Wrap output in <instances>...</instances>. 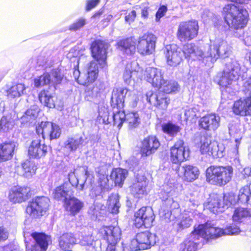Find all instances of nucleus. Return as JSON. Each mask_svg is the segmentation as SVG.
I'll use <instances>...</instances> for the list:
<instances>
[{"instance_id": "a878e982", "label": "nucleus", "mask_w": 251, "mask_h": 251, "mask_svg": "<svg viewBox=\"0 0 251 251\" xmlns=\"http://www.w3.org/2000/svg\"><path fill=\"white\" fill-rule=\"evenodd\" d=\"M163 74L160 69L148 67L144 73L145 79L152 84L154 87H158L161 85Z\"/></svg>"}, {"instance_id": "6ab92c4d", "label": "nucleus", "mask_w": 251, "mask_h": 251, "mask_svg": "<svg viewBox=\"0 0 251 251\" xmlns=\"http://www.w3.org/2000/svg\"><path fill=\"white\" fill-rule=\"evenodd\" d=\"M146 99L151 104L162 110H166L170 102L167 95L161 92L154 94L151 91H149L146 94Z\"/></svg>"}, {"instance_id": "bb28decb", "label": "nucleus", "mask_w": 251, "mask_h": 251, "mask_svg": "<svg viewBox=\"0 0 251 251\" xmlns=\"http://www.w3.org/2000/svg\"><path fill=\"white\" fill-rule=\"evenodd\" d=\"M48 150V147L45 144H41L39 139H35L32 141L28 147V153L30 157L39 158L44 156Z\"/></svg>"}, {"instance_id": "680f3d73", "label": "nucleus", "mask_w": 251, "mask_h": 251, "mask_svg": "<svg viewBox=\"0 0 251 251\" xmlns=\"http://www.w3.org/2000/svg\"><path fill=\"white\" fill-rule=\"evenodd\" d=\"M9 232L3 226H0V242L5 241L8 237Z\"/></svg>"}, {"instance_id": "f704fd0d", "label": "nucleus", "mask_w": 251, "mask_h": 251, "mask_svg": "<svg viewBox=\"0 0 251 251\" xmlns=\"http://www.w3.org/2000/svg\"><path fill=\"white\" fill-rule=\"evenodd\" d=\"M79 170L77 169H74L73 171L70 172L68 175V179L69 181V184L72 187H75L78 190H82L83 189L84 185L86 180L85 175L87 172H85V175H83L82 179H79L77 177Z\"/></svg>"}, {"instance_id": "7ed1b4c3", "label": "nucleus", "mask_w": 251, "mask_h": 251, "mask_svg": "<svg viewBox=\"0 0 251 251\" xmlns=\"http://www.w3.org/2000/svg\"><path fill=\"white\" fill-rule=\"evenodd\" d=\"M242 73L240 64L236 60L232 59L226 64L218 83L223 87L227 88L239 79Z\"/></svg>"}, {"instance_id": "58836bf2", "label": "nucleus", "mask_w": 251, "mask_h": 251, "mask_svg": "<svg viewBox=\"0 0 251 251\" xmlns=\"http://www.w3.org/2000/svg\"><path fill=\"white\" fill-rule=\"evenodd\" d=\"M83 139L81 137H68L64 143V148L69 151H75L82 144Z\"/></svg>"}, {"instance_id": "5701e85b", "label": "nucleus", "mask_w": 251, "mask_h": 251, "mask_svg": "<svg viewBox=\"0 0 251 251\" xmlns=\"http://www.w3.org/2000/svg\"><path fill=\"white\" fill-rule=\"evenodd\" d=\"M147 185V179L145 176L138 174L136 180L130 186L132 194L136 198H141L147 194L146 187Z\"/></svg>"}, {"instance_id": "c85d7f7f", "label": "nucleus", "mask_w": 251, "mask_h": 251, "mask_svg": "<svg viewBox=\"0 0 251 251\" xmlns=\"http://www.w3.org/2000/svg\"><path fill=\"white\" fill-rule=\"evenodd\" d=\"M233 111L235 114L241 116L251 115V96L245 99L235 101Z\"/></svg>"}, {"instance_id": "423d86ee", "label": "nucleus", "mask_w": 251, "mask_h": 251, "mask_svg": "<svg viewBox=\"0 0 251 251\" xmlns=\"http://www.w3.org/2000/svg\"><path fill=\"white\" fill-rule=\"evenodd\" d=\"M155 243V235L146 231L137 233L131 241L130 247L132 250H144L151 248Z\"/></svg>"}, {"instance_id": "a211bd4d", "label": "nucleus", "mask_w": 251, "mask_h": 251, "mask_svg": "<svg viewBox=\"0 0 251 251\" xmlns=\"http://www.w3.org/2000/svg\"><path fill=\"white\" fill-rule=\"evenodd\" d=\"M183 52L186 58L192 60H199L202 61L203 63L208 64V60L207 59L206 52H204L199 47L193 44H186L182 48Z\"/></svg>"}, {"instance_id": "1a4fd4ad", "label": "nucleus", "mask_w": 251, "mask_h": 251, "mask_svg": "<svg viewBox=\"0 0 251 251\" xmlns=\"http://www.w3.org/2000/svg\"><path fill=\"white\" fill-rule=\"evenodd\" d=\"M50 199L45 197H38L31 201L26 207V212L32 218L44 215L49 209Z\"/></svg>"}, {"instance_id": "4d7b16f0", "label": "nucleus", "mask_w": 251, "mask_h": 251, "mask_svg": "<svg viewBox=\"0 0 251 251\" xmlns=\"http://www.w3.org/2000/svg\"><path fill=\"white\" fill-rule=\"evenodd\" d=\"M198 110L196 107L189 108L185 111L184 116L186 121L192 120L197 116Z\"/></svg>"}, {"instance_id": "c9c22d12", "label": "nucleus", "mask_w": 251, "mask_h": 251, "mask_svg": "<svg viewBox=\"0 0 251 251\" xmlns=\"http://www.w3.org/2000/svg\"><path fill=\"white\" fill-rule=\"evenodd\" d=\"M118 49L127 54L134 53L136 50V41L133 38H129L120 41L118 43Z\"/></svg>"}, {"instance_id": "aec40b11", "label": "nucleus", "mask_w": 251, "mask_h": 251, "mask_svg": "<svg viewBox=\"0 0 251 251\" xmlns=\"http://www.w3.org/2000/svg\"><path fill=\"white\" fill-rule=\"evenodd\" d=\"M31 236L34 242L30 246L26 247L27 251H47L50 241L49 236L38 232L32 233Z\"/></svg>"}, {"instance_id": "393cba45", "label": "nucleus", "mask_w": 251, "mask_h": 251, "mask_svg": "<svg viewBox=\"0 0 251 251\" xmlns=\"http://www.w3.org/2000/svg\"><path fill=\"white\" fill-rule=\"evenodd\" d=\"M100 232L108 244H116L121 238V231L118 226H104Z\"/></svg>"}, {"instance_id": "37998d69", "label": "nucleus", "mask_w": 251, "mask_h": 251, "mask_svg": "<svg viewBox=\"0 0 251 251\" xmlns=\"http://www.w3.org/2000/svg\"><path fill=\"white\" fill-rule=\"evenodd\" d=\"M238 199L243 203H246L251 206V183L240 189Z\"/></svg>"}, {"instance_id": "20e7f679", "label": "nucleus", "mask_w": 251, "mask_h": 251, "mask_svg": "<svg viewBox=\"0 0 251 251\" xmlns=\"http://www.w3.org/2000/svg\"><path fill=\"white\" fill-rule=\"evenodd\" d=\"M232 53L231 47L225 41L217 39L211 44L206 52L207 59L209 63H213L219 58H226Z\"/></svg>"}, {"instance_id": "3c124183", "label": "nucleus", "mask_w": 251, "mask_h": 251, "mask_svg": "<svg viewBox=\"0 0 251 251\" xmlns=\"http://www.w3.org/2000/svg\"><path fill=\"white\" fill-rule=\"evenodd\" d=\"M39 99L40 102L50 108L55 106L54 102L52 96L48 92L45 90L42 91L39 94Z\"/></svg>"}, {"instance_id": "ea45409f", "label": "nucleus", "mask_w": 251, "mask_h": 251, "mask_svg": "<svg viewBox=\"0 0 251 251\" xmlns=\"http://www.w3.org/2000/svg\"><path fill=\"white\" fill-rule=\"evenodd\" d=\"M36 170V167L32 162L26 160L22 164L19 172L20 175L29 178L35 174Z\"/></svg>"}, {"instance_id": "79ce46f5", "label": "nucleus", "mask_w": 251, "mask_h": 251, "mask_svg": "<svg viewBox=\"0 0 251 251\" xmlns=\"http://www.w3.org/2000/svg\"><path fill=\"white\" fill-rule=\"evenodd\" d=\"M127 174V171L126 169L116 168L112 172L111 177L114 180L116 185L121 187Z\"/></svg>"}, {"instance_id": "2f4dec72", "label": "nucleus", "mask_w": 251, "mask_h": 251, "mask_svg": "<svg viewBox=\"0 0 251 251\" xmlns=\"http://www.w3.org/2000/svg\"><path fill=\"white\" fill-rule=\"evenodd\" d=\"M17 146L14 142H5L0 145V162L11 159Z\"/></svg>"}, {"instance_id": "72a5a7b5", "label": "nucleus", "mask_w": 251, "mask_h": 251, "mask_svg": "<svg viewBox=\"0 0 251 251\" xmlns=\"http://www.w3.org/2000/svg\"><path fill=\"white\" fill-rule=\"evenodd\" d=\"M237 125H232L229 127V132L231 135H233L235 138L236 143V148L234 149L231 157L234 159L235 161L239 162V155L238 153V147L240 144V140L242 138V133L240 129H237Z\"/></svg>"}, {"instance_id": "a19ab883", "label": "nucleus", "mask_w": 251, "mask_h": 251, "mask_svg": "<svg viewBox=\"0 0 251 251\" xmlns=\"http://www.w3.org/2000/svg\"><path fill=\"white\" fill-rule=\"evenodd\" d=\"M161 85L157 87L160 91L166 94L175 93L178 91V85L177 82L173 81L162 80Z\"/></svg>"}, {"instance_id": "de8ad7c7", "label": "nucleus", "mask_w": 251, "mask_h": 251, "mask_svg": "<svg viewBox=\"0 0 251 251\" xmlns=\"http://www.w3.org/2000/svg\"><path fill=\"white\" fill-rule=\"evenodd\" d=\"M119 197L118 194H112L107 201L108 209L113 214H117L120 207Z\"/></svg>"}, {"instance_id": "e433bc0d", "label": "nucleus", "mask_w": 251, "mask_h": 251, "mask_svg": "<svg viewBox=\"0 0 251 251\" xmlns=\"http://www.w3.org/2000/svg\"><path fill=\"white\" fill-rule=\"evenodd\" d=\"M67 211L73 215L78 213L83 207V203L78 199L72 197L64 203Z\"/></svg>"}, {"instance_id": "338daca9", "label": "nucleus", "mask_w": 251, "mask_h": 251, "mask_svg": "<svg viewBox=\"0 0 251 251\" xmlns=\"http://www.w3.org/2000/svg\"><path fill=\"white\" fill-rule=\"evenodd\" d=\"M106 251H125L123 247L117 246L116 244H108Z\"/></svg>"}, {"instance_id": "e2e57ef3", "label": "nucleus", "mask_w": 251, "mask_h": 251, "mask_svg": "<svg viewBox=\"0 0 251 251\" xmlns=\"http://www.w3.org/2000/svg\"><path fill=\"white\" fill-rule=\"evenodd\" d=\"M38 113V108L35 106H33V107H31L30 109L27 110L25 113V114L27 117H35L37 116Z\"/></svg>"}, {"instance_id": "6e6d98bb", "label": "nucleus", "mask_w": 251, "mask_h": 251, "mask_svg": "<svg viewBox=\"0 0 251 251\" xmlns=\"http://www.w3.org/2000/svg\"><path fill=\"white\" fill-rule=\"evenodd\" d=\"M113 119L114 125L120 128L124 122L126 121V114L124 111H119L113 114Z\"/></svg>"}, {"instance_id": "09e8293b", "label": "nucleus", "mask_w": 251, "mask_h": 251, "mask_svg": "<svg viewBox=\"0 0 251 251\" xmlns=\"http://www.w3.org/2000/svg\"><path fill=\"white\" fill-rule=\"evenodd\" d=\"M25 89V87L23 84L13 85L7 91V96L11 98L20 97L24 94Z\"/></svg>"}, {"instance_id": "ddd939ff", "label": "nucleus", "mask_w": 251, "mask_h": 251, "mask_svg": "<svg viewBox=\"0 0 251 251\" xmlns=\"http://www.w3.org/2000/svg\"><path fill=\"white\" fill-rule=\"evenodd\" d=\"M36 132L38 135H42L43 139L50 140L59 138L61 134V129L55 124L49 122H42L36 127Z\"/></svg>"}, {"instance_id": "774afa93", "label": "nucleus", "mask_w": 251, "mask_h": 251, "mask_svg": "<svg viewBox=\"0 0 251 251\" xmlns=\"http://www.w3.org/2000/svg\"><path fill=\"white\" fill-rule=\"evenodd\" d=\"M165 203L170 209L177 208L178 206L177 202L175 201L172 198H167L165 201Z\"/></svg>"}, {"instance_id": "a18cd8bd", "label": "nucleus", "mask_w": 251, "mask_h": 251, "mask_svg": "<svg viewBox=\"0 0 251 251\" xmlns=\"http://www.w3.org/2000/svg\"><path fill=\"white\" fill-rule=\"evenodd\" d=\"M250 217H251V212L249 210L243 207H238L235 209L232 219L234 222L242 223L245 219Z\"/></svg>"}, {"instance_id": "f257e3e1", "label": "nucleus", "mask_w": 251, "mask_h": 251, "mask_svg": "<svg viewBox=\"0 0 251 251\" xmlns=\"http://www.w3.org/2000/svg\"><path fill=\"white\" fill-rule=\"evenodd\" d=\"M223 15L229 27L234 29L244 28L248 21L247 10L242 6L233 4L225 5L223 8Z\"/></svg>"}, {"instance_id": "dca6fc26", "label": "nucleus", "mask_w": 251, "mask_h": 251, "mask_svg": "<svg viewBox=\"0 0 251 251\" xmlns=\"http://www.w3.org/2000/svg\"><path fill=\"white\" fill-rule=\"evenodd\" d=\"M107 48V45L100 40L94 42L91 45L92 56L99 62L102 68L106 66V50Z\"/></svg>"}, {"instance_id": "49530a36", "label": "nucleus", "mask_w": 251, "mask_h": 251, "mask_svg": "<svg viewBox=\"0 0 251 251\" xmlns=\"http://www.w3.org/2000/svg\"><path fill=\"white\" fill-rule=\"evenodd\" d=\"M77 243L81 246L85 247L86 249L94 248L96 245V241L92 235L82 233L79 235V240L78 241H77Z\"/></svg>"}, {"instance_id": "13d9d810", "label": "nucleus", "mask_w": 251, "mask_h": 251, "mask_svg": "<svg viewBox=\"0 0 251 251\" xmlns=\"http://www.w3.org/2000/svg\"><path fill=\"white\" fill-rule=\"evenodd\" d=\"M192 219L186 215L182 216L180 222L178 224L180 229L189 227L192 224Z\"/></svg>"}, {"instance_id": "c03bdc74", "label": "nucleus", "mask_w": 251, "mask_h": 251, "mask_svg": "<svg viewBox=\"0 0 251 251\" xmlns=\"http://www.w3.org/2000/svg\"><path fill=\"white\" fill-rule=\"evenodd\" d=\"M200 237L198 239V236L192 238V233L189 238L185 240L180 246L181 251H196L197 248L198 242L197 240L200 239Z\"/></svg>"}, {"instance_id": "0e129e2a", "label": "nucleus", "mask_w": 251, "mask_h": 251, "mask_svg": "<svg viewBox=\"0 0 251 251\" xmlns=\"http://www.w3.org/2000/svg\"><path fill=\"white\" fill-rule=\"evenodd\" d=\"M167 7L165 6H161L156 13V20L158 21L162 17L167 11Z\"/></svg>"}, {"instance_id": "603ef678", "label": "nucleus", "mask_w": 251, "mask_h": 251, "mask_svg": "<svg viewBox=\"0 0 251 251\" xmlns=\"http://www.w3.org/2000/svg\"><path fill=\"white\" fill-rule=\"evenodd\" d=\"M126 122L129 128L137 127L140 123V118L138 113L131 112L126 115Z\"/></svg>"}, {"instance_id": "0eeeda50", "label": "nucleus", "mask_w": 251, "mask_h": 251, "mask_svg": "<svg viewBox=\"0 0 251 251\" xmlns=\"http://www.w3.org/2000/svg\"><path fill=\"white\" fill-rule=\"evenodd\" d=\"M125 99L129 103H132L133 106L138 100V97L135 92L128 93L126 89H113L111 96V102L113 105H116L118 108H123L124 106Z\"/></svg>"}, {"instance_id": "4c0bfd02", "label": "nucleus", "mask_w": 251, "mask_h": 251, "mask_svg": "<svg viewBox=\"0 0 251 251\" xmlns=\"http://www.w3.org/2000/svg\"><path fill=\"white\" fill-rule=\"evenodd\" d=\"M222 197L220 195H212L207 203V208L214 213L224 211L222 204Z\"/></svg>"}, {"instance_id": "f8f14e48", "label": "nucleus", "mask_w": 251, "mask_h": 251, "mask_svg": "<svg viewBox=\"0 0 251 251\" xmlns=\"http://www.w3.org/2000/svg\"><path fill=\"white\" fill-rule=\"evenodd\" d=\"M135 225L137 227L144 226L149 228L152 226L154 215L152 209L149 207H143L135 213Z\"/></svg>"}, {"instance_id": "69168bd1", "label": "nucleus", "mask_w": 251, "mask_h": 251, "mask_svg": "<svg viewBox=\"0 0 251 251\" xmlns=\"http://www.w3.org/2000/svg\"><path fill=\"white\" fill-rule=\"evenodd\" d=\"M100 2V0H88L86 3V10L89 11L96 7Z\"/></svg>"}, {"instance_id": "f3484780", "label": "nucleus", "mask_w": 251, "mask_h": 251, "mask_svg": "<svg viewBox=\"0 0 251 251\" xmlns=\"http://www.w3.org/2000/svg\"><path fill=\"white\" fill-rule=\"evenodd\" d=\"M63 77L58 70H52L50 73H45L43 75L35 78L34 85L36 87L46 85L58 84L61 82Z\"/></svg>"}, {"instance_id": "f03ea898", "label": "nucleus", "mask_w": 251, "mask_h": 251, "mask_svg": "<svg viewBox=\"0 0 251 251\" xmlns=\"http://www.w3.org/2000/svg\"><path fill=\"white\" fill-rule=\"evenodd\" d=\"M233 170L231 166H211L206 170V179L210 184L224 186L232 179Z\"/></svg>"}, {"instance_id": "4be33fe9", "label": "nucleus", "mask_w": 251, "mask_h": 251, "mask_svg": "<svg viewBox=\"0 0 251 251\" xmlns=\"http://www.w3.org/2000/svg\"><path fill=\"white\" fill-rule=\"evenodd\" d=\"M29 192L27 187L14 186L9 191L8 199L13 203H22L28 199Z\"/></svg>"}, {"instance_id": "9d476101", "label": "nucleus", "mask_w": 251, "mask_h": 251, "mask_svg": "<svg viewBox=\"0 0 251 251\" xmlns=\"http://www.w3.org/2000/svg\"><path fill=\"white\" fill-rule=\"evenodd\" d=\"M199 29L196 21H188L180 23L177 31V37L181 42H186L195 38Z\"/></svg>"}, {"instance_id": "052dcab7", "label": "nucleus", "mask_w": 251, "mask_h": 251, "mask_svg": "<svg viewBox=\"0 0 251 251\" xmlns=\"http://www.w3.org/2000/svg\"><path fill=\"white\" fill-rule=\"evenodd\" d=\"M86 23V20L84 18H81L70 25L69 29L72 30H76L83 27Z\"/></svg>"}, {"instance_id": "8fccbe9b", "label": "nucleus", "mask_w": 251, "mask_h": 251, "mask_svg": "<svg viewBox=\"0 0 251 251\" xmlns=\"http://www.w3.org/2000/svg\"><path fill=\"white\" fill-rule=\"evenodd\" d=\"M15 123L10 115L3 116L0 120V131L7 132L12 129Z\"/></svg>"}, {"instance_id": "4468645a", "label": "nucleus", "mask_w": 251, "mask_h": 251, "mask_svg": "<svg viewBox=\"0 0 251 251\" xmlns=\"http://www.w3.org/2000/svg\"><path fill=\"white\" fill-rule=\"evenodd\" d=\"M156 37L152 34H145L139 37L137 44L138 51L143 55L152 53L155 50Z\"/></svg>"}, {"instance_id": "bf43d9fd", "label": "nucleus", "mask_w": 251, "mask_h": 251, "mask_svg": "<svg viewBox=\"0 0 251 251\" xmlns=\"http://www.w3.org/2000/svg\"><path fill=\"white\" fill-rule=\"evenodd\" d=\"M224 235H233L238 234L241 232V230L238 226L235 225H232L226 227L225 229H224Z\"/></svg>"}, {"instance_id": "9b49d317", "label": "nucleus", "mask_w": 251, "mask_h": 251, "mask_svg": "<svg viewBox=\"0 0 251 251\" xmlns=\"http://www.w3.org/2000/svg\"><path fill=\"white\" fill-rule=\"evenodd\" d=\"M224 229L212 226L210 224L200 225L195 228L192 232V238L195 236L201 238L202 239L208 240L214 239L224 235Z\"/></svg>"}, {"instance_id": "39448f33", "label": "nucleus", "mask_w": 251, "mask_h": 251, "mask_svg": "<svg viewBox=\"0 0 251 251\" xmlns=\"http://www.w3.org/2000/svg\"><path fill=\"white\" fill-rule=\"evenodd\" d=\"M195 142L201 144L200 151L202 154L212 155L214 157L223 156L222 151L219 150L218 145L216 142H211L210 138L205 135L197 134L195 135Z\"/></svg>"}, {"instance_id": "2eb2a0df", "label": "nucleus", "mask_w": 251, "mask_h": 251, "mask_svg": "<svg viewBox=\"0 0 251 251\" xmlns=\"http://www.w3.org/2000/svg\"><path fill=\"white\" fill-rule=\"evenodd\" d=\"M189 155V151L186 149L182 140L176 141L170 149V159L173 163H181L186 160Z\"/></svg>"}, {"instance_id": "7c9ffc66", "label": "nucleus", "mask_w": 251, "mask_h": 251, "mask_svg": "<svg viewBox=\"0 0 251 251\" xmlns=\"http://www.w3.org/2000/svg\"><path fill=\"white\" fill-rule=\"evenodd\" d=\"M179 173L183 176L184 180L192 182L198 178L200 172L196 166L184 164L179 168Z\"/></svg>"}, {"instance_id": "cd10ccee", "label": "nucleus", "mask_w": 251, "mask_h": 251, "mask_svg": "<svg viewBox=\"0 0 251 251\" xmlns=\"http://www.w3.org/2000/svg\"><path fill=\"white\" fill-rule=\"evenodd\" d=\"M160 146L158 140L155 136H149L142 142L141 152L142 155L147 156L155 152Z\"/></svg>"}, {"instance_id": "473e14b6", "label": "nucleus", "mask_w": 251, "mask_h": 251, "mask_svg": "<svg viewBox=\"0 0 251 251\" xmlns=\"http://www.w3.org/2000/svg\"><path fill=\"white\" fill-rule=\"evenodd\" d=\"M58 242L60 249L66 251H69L75 244H77V240L73 234L66 233L60 236Z\"/></svg>"}, {"instance_id": "c756f323", "label": "nucleus", "mask_w": 251, "mask_h": 251, "mask_svg": "<svg viewBox=\"0 0 251 251\" xmlns=\"http://www.w3.org/2000/svg\"><path fill=\"white\" fill-rule=\"evenodd\" d=\"M73 195L72 186L67 182L56 188L53 192L54 198L57 200H61L64 201L70 199Z\"/></svg>"}, {"instance_id": "864d4df0", "label": "nucleus", "mask_w": 251, "mask_h": 251, "mask_svg": "<svg viewBox=\"0 0 251 251\" xmlns=\"http://www.w3.org/2000/svg\"><path fill=\"white\" fill-rule=\"evenodd\" d=\"M222 206L224 210L226 208H227L230 206L235 204L239 199H237L236 195L233 193H227L224 195V197L222 198Z\"/></svg>"}, {"instance_id": "5fc2aeb1", "label": "nucleus", "mask_w": 251, "mask_h": 251, "mask_svg": "<svg viewBox=\"0 0 251 251\" xmlns=\"http://www.w3.org/2000/svg\"><path fill=\"white\" fill-rule=\"evenodd\" d=\"M162 130L164 133L170 136H175L180 131L181 128L178 126L172 123H168L163 125Z\"/></svg>"}, {"instance_id": "6e6552de", "label": "nucleus", "mask_w": 251, "mask_h": 251, "mask_svg": "<svg viewBox=\"0 0 251 251\" xmlns=\"http://www.w3.org/2000/svg\"><path fill=\"white\" fill-rule=\"evenodd\" d=\"M98 72L97 63L94 61H91L88 64L85 73L80 75L79 71L75 69L74 71L73 76L79 84L88 86L96 79Z\"/></svg>"}, {"instance_id": "b1692460", "label": "nucleus", "mask_w": 251, "mask_h": 251, "mask_svg": "<svg viewBox=\"0 0 251 251\" xmlns=\"http://www.w3.org/2000/svg\"><path fill=\"white\" fill-rule=\"evenodd\" d=\"M220 117L215 114L206 115L199 121V126L206 130H215L220 126Z\"/></svg>"}, {"instance_id": "412c9836", "label": "nucleus", "mask_w": 251, "mask_h": 251, "mask_svg": "<svg viewBox=\"0 0 251 251\" xmlns=\"http://www.w3.org/2000/svg\"><path fill=\"white\" fill-rule=\"evenodd\" d=\"M164 54L167 64L171 67H176L182 61V54L178 50L175 45H168L165 47Z\"/></svg>"}]
</instances>
